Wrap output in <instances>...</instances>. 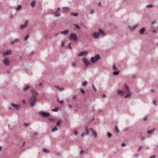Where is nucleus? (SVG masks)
<instances>
[{"instance_id":"nucleus-1","label":"nucleus","mask_w":158,"mask_h":158,"mask_svg":"<svg viewBox=\"0 0 158 158\" xmlns=\"http://www.w3.org/2000/svg\"><path fill=\"white\" fill-rule=\"evenodd\" d=\"M150 29V31L153 33H156L157 31L156 30L158 28V23L155 21H152Z\"/></svg>"},{"instance_id":"nucleus-2","label":"nucleus","mask_w":158,"mask_h":158,"mask_svg":"<svg viewBox=\"0 0 158 158\" xmlns=\"http://www.w3.org/2000/svg\"><path fill=\"white\" fill-rule=\"evenodd\" d=\"M100 35L102 36H106L104 31L100 29H98L97 32H95L92 34L93 37L95 39L97 38Z\"/></svg>"},{"instance_id":"nucleus-3","label":"nucleus","mask_w":158,"mask_h":158,"mask_svg":"<svg viewBox=\"0 0 158 158\" xmlns=\"http://www.w3.org/2000/svg\"><path fill=\"white\" fill-rule=\"evenodd\" d=\"M85 131L86 132V135H87L89 133V131L90 130L92 132V134L93 135L95 136L96 138L97 136V133L92 128H90V129H89L88 127H85Z\"/></svg>"},{"instance_id":"nucleus-4","label":"nucleus","mask_w":158,"mask_h":158,"mask_svg":"<svg viewBox=\"0 0 158 158\" xmlns=\"http://www.w3.org/2000/svg\"><path fill=\"white\" fill-rule=\"evenodd\" d=\"M124 88L127 92L125 96L124 97L125 98H127L130 96L132 94V93L129 91V88L127 86L125 85Z\"/></svg>"},{"instance_id":"nucleus-5","label":"nucleus","mask_w":158,"mask_h":158,"mask_svg":"<svg viewBox=\"0 0 158 158\" xmlns=\"http://www.w3.org/2000/svg\"><path fill=\"white\" fill-rule=\"evenodd\" d=\"M100 59V56L99 55H96L94 57H91V61L93 63H95L96 61L99 60Z\"/></svg>"},{"instance_id":"nucleus-6","label":"nucleus","mask_w":158,"mask_h":158,"mask_svg":"<svg viewBox=\"0 0 158 158\" xmlns=\"http://www.w3.org/2000/svg\"><path fill=\"white\" fill-rule=\"evenodd\" d=\"M69 39L70 40H73L74 41H76L77 39V35L75 34L72 33L69 35Z\"/></svg>"},{"instance_id":"nucleus-7","label":"nucleus","mask_w":158,"mask_h":158,"mask_svg":"<svg viewBox=\"0 0 158 158\" xmlns=\"http://www.w3.org/2000/svg\"><path fill=\"white\" fill-rule=\"evenodd\" d=\"M29 23V21L28 20H26L24 21L23 24H21L20 26V28L22 29H23L26 28L28 24Z\"/></svg>"},{"instance_id":"nucleus-8","label":"nucleus","mask_w":158,"mask_h":158,"mask_svg":"<svg viewBox=\"0 0 158 158\" xmlns=\"http://www.w3.org/2000/svg\"><path fill=\"white\" fill-rule=\"evenodd\" d=\"M11 106L14 109H15L16 110H19V108H20V105L15 104L14 103H12L11 104Z\"/></svg>"},{"instance_id":"nucleus-9","label":"nucleus","mask_w":158,"mask_h":158,"mask_svg":"<svg viewBox=\"0 0 158 158\" xmlns=\"http://www.w3.org/2000/svg\"><path fill=\"white\" fill-rule=\"evenodd\" d=\"M82 61L83 62L84 65L86 67L88 66L90 64V62L88 61L87 60V59L86 58L83 59L82 60Z\"/></svg>"},{"instance_id":"nucleus-10","label":"nucleus","mask_w":158,"mask_h":158,"mask_svg":"<svg viewBox=\"0 0 158 158\" xmlns=\"http://www.w3.org/2000/svg\"><path fill=\"white\" fill-rule=\"evenodd\" d=\"M36 103V99L31 98L30 100V104L31 107H34Z\"/></svg>"},{"instance_id":"nucleus-11","label":"nucleus","mask_w":158,"mask_h":158,"mask_svg":"<svg viewBox=\"0 0 158 158\" xmlns=\"http://www.w3.org/2000/svg\"><path fill=\"white\" fill-rule=\"evenodd\" d=\"M38 93L36 91H33L32 93V97L31 98L36 99L38 96Z\"/></svg>"},{"instance_id":"nucleus-12","label":"nucleus","mask_w":158,"mask_h":158,"mask_svg":"<svg viewBox=\"0 0 158 158\" xmlns=\"http://www.w3.org/2000/svg\"><path fill=\"white\" fill-rule=\"evenodd\" d=\"M10 63L9 59L7 58H5L3 61V64L4 65L6 66H8Z\"/></svg>"},{"instance_id":"nucleus-13","label":"nucleus","mask_w":158,"mask_h":158,"mask_svg":"<svg viewBox=\"0 0 158 158\" xmlns=\"http://www.w3.org/2000/svg\"><path fill=\"white\" fill-rule=\"evenodd\" d=\"M40 114L43 116L47 117H48L49 115V113L48 112H40Z\"/></svg>"},{"instance_id":"nucleus-14","label":"nucleus","mask_w":158,"mask_h":158,"mask_svg":"<svg viewBox=\"0 0 158 158\" xmlns=\"http://www.w3.org/2000/svg\"><path fill=\"white\" fill-rule=\"evenodd\" d=\"M117 94L118 96H122L124 94V92L122 91L118 90L117 91Z\"/></svg>"},{"instance_id":"nucleus-15","label":"nucleus","mask_w":158,"mask_h":158,"mask_svg":"<svg viewBox=\"0 0 158 158\" xmlns=\"http://www.w3.org/2000/svg\"><path fill=\"white\" fill-rule=\"evenodd\" d=\"M88 52L86 51H83L81 52L78 55L79 56H84L88 54Z\"/></svg>"},{"instance_id":"nucleus-16","label":"nucleus","mask_w":158,"mask_h":158,"mask_svg":"<svg viewBox=\"0 0 158 158\" xmlns=\"http://www.w3.org/2000/svg\"><path fill=\"white\" fill-rule=\"evenodd\" d=\"M128 27L131 30H135L136 28V27H138V26L137 25L132 26L129 25Z\"/></svg>"},{"instance_id":"nucleus-17","label":"nucleus","mask_w":158,"mask_h":158,"mask_svg":"<svg viewBox=\"0 0 158 158\" xmlns=\"http://www.w3.org/2000/svg\"><path fill=\"white\" fill-rule=\"evenodd\" d=\"M12 50H8L7 52H6L5 53L3 54V56H6V55H9L11 54L12 53Z\"/></svg>"},{"instance_id":"nucleus-18","label":"nucleus","mask_w":158,"mask_h":158,"mask_svg":"<svg viewBox=\"0 0 158 158\" xmlns=\"http://www.w3.org/2000/svg\"><path fill=\"white\" fill-rule=\"evenodd\" d=\"M31 87L30 86H25L23 88V91H26L31 89Z\"/></svg>"},{"instance_id":"nucleus-19","label":"nucleus","mask_w":158,"mask_h":158,"mask_svg":"<svg viewBox=\"0 0 158 158\" xmlns=\"http://www.w3.org/2000/svg\"><path fill=\"white\" fill-rule=\"evenodd\" d=\"M19 39H16L14 40L13 41L11 42V44H13L15 43L19 42Z\"/></svg>"},{"instance_id":"nucleus-20","label":"nucleus","mask_w":158,"mask_h":158,"mask_svg":"<svg viewBox=\"0 0 158 158\" xmlns=\"http://www.w3.org/2000/svg\"><path fill=\"white\" fill-rule=\"evenodd\" d=\"M72 66L73 68H75L77 67V63L74 61H72L71 62Z\"/></svg>"},{"instance_id":"nucleus-21","label":"nucleus","mask_w":158,"mask_h":158,"mask_svg":"<svg viewBox=\"0 0 158 158\" xmlns=\"http://www.w3.org/2000/svg\"><path fill=\"white\" fill-rule=\"evenodd\" d=\"M69 32V31L68 30H65L63 31H61V33L64 35H66Z\"/></svg>"},{"instance_id":"nucleus-22","label":"nucleus","mask_w":158,"mask_h":158,"mask_svg":"<svg viewBox=\"0 0 158 158\" xmlns=\"http://www.w3.org/2000/svg\"><path fill=\"white\" fill-rule=\"evenodd\" d=\"M69 9L67 7H64L62 8V10L63 12H65L69 10Z\"/></svg>"},{"instance_id":"nucleus-23","label":"nucleus","mask_w":158,"mask_h":158,"mask_svg":"<svg viewBox=\"0 0 158 158\" xmlns=\"http://www.w3.org/2000/svg\"><path fill=\"white\" fill-rule=\"evenodd\" d=\"M36 1L35 0H34L33 1H32L31 3V6L32 7H34L36 4Z\"/></svg>"},{"instance_id":"nucleus-24","label":"nucleus","mask_w":158,"mask_h":158,"mask_svg":"<svg viewBox=\"0 0 158 158\" xmlns=\"http://www.w3.org/2000/svg\"><path fill=\"white\" fill-rule=\"evenodd\" d=\"M155 131V129H153L152 130H150L148 131L147 133L148 135L151 134L153 132Z\"/></svg>"},{"instance_id":"nucleus-25","label":"nucleus","mask_w":158,"mask_h":158,"mask_svg":"<svg viewBox=\"0 0 158 158\" xmlns=\"http://www.w3.org/2000/svg\"><path fill=\"white\" fill-rule=\"evenodd\" d=\"M56 88L58 90L60 91H63L64 90V89L62 87H60L58 86H56Z\"/></svg>"},{"instance_id":"nucleus-26","label":"nucleus","mask_w":158,"mask_h":158,"mask_svg":"<svg viewBox=\"0 0 158 158\" xmlns=\"http://www.w3.org/2000/svg\"><path fill=\"white\" fill-rule=\"evenodd\" d=\"M43 152L46 153H47L49 152V150L46 148H44L43 150Z\"/></svg>"},{"instance_id":"nucleus-27","label":"nucleus","mask_w":158,"mask_h":158,"mask_svg":"<svg viewBox=\"0 0 158 158\" xmlns=\"http://www.w3.org/2000/svg\"><path fill=\"white\" fill-rule=\"evenodd\" d=\"M119 72L117 70H115L113 72V74L114 75H117L119 74Z\"/></svg>"},{"instance_id":"nucleus-28","label":"nucleus","mask_w":158,"mask_h":158,"mask_svg":"<svg viewBox=\"0 0 158 158\" xmlns=\"http://www.w3.org/2000/svg\"><path fill=\"white\" fill-rule=\"evenodd\" d=\"M144 28H142L139 31V33L141 34H142L144 33Z\"/></svg>"},{"instance_id":"nucleus-29","label":"nucleus","mask_w":158,"mask_h":158,"mask_svg":"<svg viewBox=\"0 0 158 158\" xmlns=\"http://www.w3.org/2000/svg\"><path fill=\"white\" fill-rule=\"evenodd\" d=\"M112 69L114 71L117 70V68L116 66H115V64H114L113 65V66H112Z\"/></svg>"},{"instance_id":"nucleus-30","label":"nucleus","mask_w":158,"mask_h":158,"mask_svg":"<svg viewBox=\"0 0 158 158\" xmlns=\"http://www.w3.org/2000/svg\"><path fill=\"white\" fill-rule=\"evenodd\" d=\"M61 123V121L60 120H59L56 122V125L58 126H59Z\"/></svg>"},{"instance_id":"nucleus-31","label":"nucleus","mask_w":158,"mask_h":158,"mask_svg":"<svg viewBox=\"0 0 158 158\" xmlns=\"http://www.w3.org/2000/svg\"><path fill=\"white\" fill-rule=\"evenodd\" d=\"M57 128L56 126H55L54 128H52V132H53L55 131H57Z\"/></svg>"},{"instance_id":"nucleus-32","label":"nucleus","mask_w":158,"mask_h":158,"mask_svg":"<svg viewBox=\"0 0 158 158\" xmlns=\"http://www.w3.org/2000/svg\"><path fill=\"white\" fill-rule=\"evenodd\" d=\"M128 2L127 0H124L123 1V4L124 5L127 4H128Z\"/></svg>"},{"instance_id":"nucleus-33","label":"nucleus","mask_w":158,"mask_h":158,"mask_svg":"<svg viewBox=\"0 0 158 158\" xmlns=\"http://www.w3.org/2000/svg\"><path fill=\"white\" fill-rule=\"evenodd\" d=\"M21 8V6L20 5H19L18 6V7L16 8L15 10H18L20 9Z\"/></svg>"},{"instance_id":"nucleus-34","label":"nucleus","mask_w":158,"mask_h":158,"mask_svg":"<svg viewBox=\"0 0 158 158\" xmlns=\"http://www.w3.org/2000/svg\"><path fill=\"white\" fill-rule=\"evenodd\" d=\"M37 135V134H34L33 135V136H32V138H33L34 139H36V138H37V137H36Z\"/></svg>"},{"instance_id":"nucleus-35","label":"nucleus","mask_w":158,"mask_h":158,"mask_svg":"<svg viewBox=\"0 0 158 158\" xmlns=\"http://www.w3.org/2000/svg\"><path fill=\"white\" fill-rule=\"evenodd\" d=\"M58 110V107H56L55 108L53 109L52 110V111L56 112Z\"/></svg>"},{"instance_id":"nucleus-36","label":"nucleus","mask_w":158,"mask_h":158,"mask_svg":"<svg viewBox=\"0 0 158 158\" xmlns=\"http://www.w3.org/2000/svg\"><path fill=\"white\" fill-rule=\"evenodd\" d=\"M92 88L94 89V92H96L97 91V89L95 87L94 84H93L92 85Z\"/></svg>"},{"instance_id":"nucleus-37","label":"nucleus","mask_w":158,"mask_h":158,"mask_svg":"<svg viewBox=\"0 0 158 158\" xmlns=\"http://www.w3.org/2000/svg\"><path fill=\"white\" fill-rule=\"evenodd\" d=\"M29 36L28 35H26L25 37H24V40L25 41H26L28 39V38H29Z\"/></svg>"},{"instance_id":"nucleus-38","label":"nucleus","mask_w":158,"mask_h":158,"mask_svg":"<svg viewBox=\"0 0 158 158\" xmlns=\"http://www.w3.org/2000/svg\"><path fill=\"white\" fill-rule=\"evenodd\" d=\"M74 26H75L78 29L80 30V28L78 25L74 24Z\"/></svg>"},{"instance_id":"nucleus-39","label":"nucleus","mask_w":158,"mask_h":158,"mask_svg":"<svg viewBox=\"0 0 158 158\" xmlns=\"http://www.w3.org/2000/svg\"><path fill=\"white\" fill-rule=\"evenodd\" d=\"M67 48H69L71 49V47L69 44H68L67 45Z\"/></svg>"},{"instance_id":"nucleus-40","label":"nucleus","mask_w":158,"mask_h":158,"mask_svg":"<svg viewBox=\"0 0 158 158\" xmlns=\"http://www.w3.org/2000/svg\"><path fill=\"white\" fill-rule=\"evenodd\" d=\"M115 129L116 130V131L117 132H118V131H119V130L118 129V127H117V126H115Z\"/></svg>"},{"instance_id":"nucleus-41","label":"nucleus","mask_w":158,"mask_h":158,"mask_svg":"<svg viewBox=\"0 0 158 158\" xmlns=\"http://www.w3.org/2000/svg\"><path fill=\"white\" fill-rule=\"evenodd\" d=\"M107 135L109 138L111 137L112 136V134H111L109 133H107Z\"/></svg>"},{"instance_id":"nucleus-42","label":"nucleus","mask_w":158,"mask_h":158,"mask_svg":"<svg viewBox=\"0 0 158 158\" xmlns=\"http://www.w3.org/2000/svg\"><path fill=\"white\" fill-rule=\"evenodd\" d=\"M152 4H149V5H148V6H147V7H148V8H151L152 7Z\"/></svg>"},{"instance_id":"nucleus-43","label":"nucleus","mask_w":158,"mask_h":158,"mask_svg":"<svg viewBox=\"0 0 158 158\" xmlns=\"http://www.w3.org/2000/svg\"><path fill=\"white\" fill-rule=\"evenodd\" d=\"M58 101L60 104H62L63 103V101H60L59 99H57Z\"/></svg>"},{"instance_id":"nucleus-44","label":"nucleus","mask_w":158,"mask_h":158,"mask_svg":"<svg viewBox=\"0 0 158 158\" xmlns=\"http://www.w3.org/2000/svg\"><path fill=\"white\" fill-rule=\"evenodd\" d=\"M81 91L82 93L83 94L85 93V92L83 89H81Z\"/></svg>"},{"instance_id":"nucleus-45","label":"nucleus","mask_w":158,"mask_h":158,"mask_svg":"<svg viewBox=\"0 0 158 158\" xmlns=\"http://www.w3.org/2000/svg\"><path fill=\"white\" fill-rule=\"evenodd\" d=\"M84 151L83 150H81V151H80V154H83L84 153Z\"/></svg>"},{"instance_id":"nucleus-46","label":"nucleus","mask_w":158,"mask_h":158,"mask_svg":"<svg viewBox=\"0 0 158 158\" xmlns=\"http://www.w3.org/2000/svg\"><path fill=\"white\" fill-rule=\"evenodd\" d=\"M29 125V124L28 123H25L24 125L25 126H27Z\"/></svg>"},{"instance_id":"nucleus-47","label":"nucleus","mask_w":158,"mask_h":158,"mask_svg":"<svg viewBox=\"0 0 158 158\" xmlns=\"http://www.w3.org/2000/svg\"><path fill=\"white\" fill-rule=\"evenodd\" d=\"M152 102V103L154 104L155 105V103H156V100H153Z\"/></svg>"},{"instance_id":"nucleus-48","label":"nucleus","mask_w":158,"mask_h":158,"mask_svg":"<svg viewBox=\"0 0 158 158\" xmlns=\"http://www.w3.org/2000/svg\"><path fill=\"white\" fill-rule=\"evenodd\" d=\"M73 15L76 16L78 15V13H73Z\"/></svg>"},{"instance_id":"nucleus-49","label":"nucleus","mask_w":158,"mask_h":158,"mask_svg":"<svg viewBox=\"0 0 158 158\" xmlns=\"http://www.w3.org/2000/svg\"><path fill=\"white\" fill-rule=\"evenodd\" d=\"M141 146H140L139 147V149L138 150V151H140L141 149Z\"/></svg>"},{"instance_id":"nucleus-50","label":"nucleus","mask_w":158,"mask_h":158,"mask_svg":"<svg viewBox=\"0 0 158 158\" xmlns=\"http://www.w3.org/2000/svg\"><path fill=\"white\" fill-rule=\"evenodd\" d=\"M87 85V82H84L83 83V85Z\"/></svg>"},{"instance_id":"nucleus-51","label":"nucleus","mask_w":158,"mask_h":158,"mask_svg":"<svg viewBox=\"0 0 158 158\" xmlns=\"http://www.w3.org/2000/svg\"><path fill=\"white\" fill-rule=\"evenodd\" d=\"M73 132L74 133V134L75 135H77V132L76 131H73Z\"/></svg>"},{"instance_id":"nucleus-52","label":"nucleus","mask_w":158,"mask_h":158,"mask_svg":"<svg viewBox=\"0 0 158 158\" xmlns=\"http://www.w3.org/2000/svg\"><path fill=\"white\" fill-rule=\"evenodd\" d=\"M61 45L62 46L64 47V43L63 42H62Z\"/></svg>"},{"instance_id":"nucleus-53","label":"nucleus","mask_w":158,"mask_h":158,"mask_svg":"<svg viewBox=\"0 0 158 158\" xmlns=\"http://www.w3.org/2000/svg\"><path fill=\"white\" fill-rule=\"evenodd\" d=\"M125 143H122L121 144V146H124L125 145Z\"/></svg>"},{"instance_id":"nucleus-54","label":"nucleus","mask_w":158,"mask_h":158,"mask_svg":"<svg viewBox=\"0 0 158 158\" xmlns=\"http://www.w3.org/2000/svg\"><path fill=\"white\" fill-rule=\"evenodd\" d=\"M98 6H100L101 7L102 6L101 3L100 2H99V3L98 4Z\"/></svg>"},{"instance_id":"nucleus-55","label":"nucleus","mask_w":158,"mask_h":158,"mask_svg":"<svg viewBox=\"0 0 158 158\" xmlns=\"http://www.w3.org/2000/svg\"><path fill=\"white\" fill-rule=\"evenodd\" d=\"M85 135V133H82L81 135V137H83Z\"/></svg>"},{"instance_id":"nucleus-56","label":"nucleus","mask_w":158,"mask_h":158,"mask_svg":"<svg viewBox=\"0 0 158 158\" xmlns=\"http://www.w3.org/2000/svg\"><path fill=\"white\" fill-rule=\"evenodd\" d=\"M68 106L69 108H72V106L71 105H69Z\"/></svg>"},{"instance_id":"nucleus-57","label":"nucleus","mask_w":158,"mask_h":158,"mask_svg":"<svg viewBox=\"0 0 158 158\" xmlns=\"http://www.w3.org/2000/svg\"><path fill=\"white\" fill-rule=\"evenodd\" d=\"M102 97L103 98H104L106 97V96L105 94H103L102 95Z\"/></svg>"},{"instance_id":"nucleus-58","label":"nucleus","mask_w":158,"mask_h":158,"mask_svg":"<svg viewBox=\"0 0 158 158\" xmlns=\"http://www.w3.org/2000/svg\"><path fill=\"white\" fill-rule=\"evenodd\" d=\"M94 12V10H91V11H90V14H92Z\"/></svg>"},{"instance_id":"nucleus-59","label":"nucleus","mask_w":158,"mask_h":158,"mask_svg":"<svg viewBox=\"0 0 158 158\" xmlns=\"http://www.w3.org/2000/svg\"><path fill=\"white\" fill-rule=\"evenodd\" d=\"M56 14L57 16H59V15L60 14L59 13H58L57 12L56 13Z\"/></svg>"},{"instance_id":"nucleus-60","label":"nucleus","mask_w":158,"mask_h":158,"mask_svg":"<svg viewBox=\"0 0 158 158\" xmlns=\"http://www.w3.org/2000/svg\"><path fill=\"white\" fill-rule=\"evenodd\" d=\"M151 157H152V158H155V157H156V156L155 155H154L153 156H151Z\"/></svg>"},{"instance_id":"nucleus-61","label":"nucleus","mask_w":158,"mask_h":158,"mask_svg":"<svg viewBox=\"0 0 158 158\" xmlns=\"http://www.w3.org/2000/svg\"><path fill=\"white\" fill-rule=\"evenodd\" d=\"M54 12L55 14H56L58 12V11L57 10H54Z\"/></svg>"},{"instance_id":"nucleus-62","label":"nucleus","mask_w":158,"mask_h":158,"mask_svg":"<svg viewBox=\"0 0 158 158\" xmlns=\"http://www.w3.org/2000/svg\"><path fill=\"white\" fill-rule=\"evenodd\" d=\"M42 85V83H40L39 84V86H41Z\"/></svg>"},{"instance_id":"nucleus-63","label":"nucleus","mask_w":158,"mask_h":158,"mask_svg":"<svg viewBox=\"0 0 158 158\" xmlns=\"http://www.w3.org/2000/svg\"><path fill=\"white\" fill-rule=\"evenodd\" d=\"M58 35H59V33H57L55 35H56V36H57Z\"/></svg>"},{"instance_id":"nucleus-64","label":"nucleus","mask_w":158,"mask_h":158,"mask_svg":"<svg viewBox=\"0 0 158 158\" xmlns=\"http://www.w3.org/2000/svg\"><path fill=\"white\" fill-rule=\"evenodd\" d=\"M60 10V8L59 7H58L57 8V11H58V10Z\"/></svg>"}]
</instances>
